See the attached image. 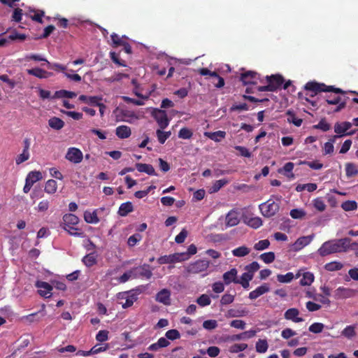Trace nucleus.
Segmentation results:
<instances>
[{"label":"nucleus","instance_id":"nucleus-54","mask_svg":"<svg viewBox=\"0 0 358 358\" xmlns=\"http://www.w3.org/2000/svg\"><path fill=\"white\" fill-rule=\"evenodd\" d=\"M247 348L248 345L245 343L234 344L230 346L229 351L231 353H238L245 350Z\"/></svg>","mask_w":358,"mask_h":358},{"label":"nucleus","instance_id":"nucleus-35","mask_svg":"<svg viewBox=\"0 0 358 358\" xmlns=\"http://www.w3.org/2000/svg\"><path fill=\"white\" fill-rule=\"evenodd\" d=\"M82 262L86 266L91 267L96 264V255L94 252L87 254L83 258Z\"/></svg>","mask_w":358,"mask_h":358},{"label":"nucleus","instance_id":"nucleus-9","mask_svg":"<svg viewBox=\"0 0 358 358\" xmlns=\"http://www.w3.org/2000/svg\"><path fill=\"white\" fill-rule=\"evenodd\" d=\"M152 116L157 122L158 126L161 129H166L169 124V119L168 118L166 112L162 109L155 108L152 112Z\"/></svg>","mask_w":358,"mask_h":358},{"label":"nucleus","instance_id":"nucleus-20","mask_svg":"<svg viewBox=\"0 0 358 358\" xmlns=\"http://www.w3.org/2000/svg\"><path fill=\"white\" fill-rule=\"evenodd\" d=\"M299 311L298 309L292 308L288 309L284 314V317L286 320H292L294 322H301L303 321V319L299 317L298 315Z\"/></svg>","mask_w":358,"mask_h":358},{"label":"nucleus","instance_id":"nucleus-44","mask_svg":"<svg viewBox=\"0 0 358 358\" xmlns=\"http://www.w3.org/2000/svg\"><path fill=\"white\" fill-rule=\"evenodd\" d=\"M341 208L345 211H351L357 210L358 205L355 201H346L341 204Z\"/></svg>","mask_w":358,"mask_h":358},{"label":"nucleus","instance_id":"nucleus-50","mask_svg":"<svg viewBox=\"0 0 358 358\" xmlns=\"http://www.w3.org/2000/svg\"><path fill=\"white\" fill-rule=\"evenodd\" d=\"M142 239V236L140 234H134L131 236L127 240V244L129 247L135 246Z\"/></svg>","mask_w":358,"mask_h":358},{"label":"nucleus","instance_id":"nucleus-23","mask_svg":"<svg viewBox=\"0 0 358 358\" xmlns=\"http://www.w3.org/2000/svg\"><path fill=\"white\" fill-rule=\"evenodd\" d=\"M136 169L138 171L145 173L149 176H157L154 167L151 164L137 163L136 164Z\"/></svg>","mask_w":358,"mask_h":358},{"label":"nucleus","instance_id":"nucleus-30","mask_svg":"<svg viewBox=\"0 0 358 358\" xmlns=\"http://www.w3.org/2000/svg\"><path fill=\"white\" fill-rule=\"evenodd\" d=\"M134 210L133 205L131 202L127 201L121 204L119 208L118 214L120 216H126Z\"/></svg>","mask_w":358,"mask_h":358},{"label":"nucleus","instance_id":"nucleus-32","mask_svg":"<svg viewBox=\"0 0 358 358\" xmlns=\"http://www.w3.org/2000/svg\"><path fill=\"white\" fill-rule=\"evenodd\" d=\"M286 115H287V122L289 123H292L296 127H300L301 125L303 122L302 119L296 117L293 110H288L286 112Z\"/></svg>","mask_w":358,"mask_h":358},{"label":"nucleus","instance_id":"nucleus-42","mask_svg":"<svg viewBox=\"0 0 358 358\" xmlns=\"http://www.w3.org/2000/svg\"><path fill=\"white\" fill-rule=\"evenodd\" d=\"M268 345L266 340L259 339L256 343V346H255L256 351L259 353L266 352L268 350Z\"/></svg>","mask_w":358,"mask_h":358},{"label":"nucleus","instance_id":"nucleus-16","mask_svg":"<svg viewBox=\"0 0 358 358\" xmlns=\"http://www.w3.org/2000/svg\"><path fill=\"white\" fill-rule=\"evenodd\" d=\"M307 296L310 299H313L315 301L320 303L321 304H327L329 305L330 303V301L329 299V296H330L331 292H306Z\"/></svg>","mask_w":358,"mask_h":358},{"label":"nucleus","instance_id":"nucleus-15","mask_svg":"<svg viewBox=\"0 0 358 358\" xmlns=\"http://www.w3.org/2000/svg\"><path fill=\"white\" fill-rule=\"evenodd\" d=\"M65 158L73 164H78L82 162L83 155L80 149L73 147L68 149Z\"/></svg>","mask_w":358,"mask_h":358},{"label":"nucleus","instance_id":"nucleus-26","mask_svg":"<svg viewBox=\"0 0 358 358\" xmlns=\"http://www.w3.org/2000/svg\"><path fill=\"white\" fill-rule=\"evenodd\" d=\"M77 96L76 93L71 91H68L66 90H61L56 91L54 95L51 97L52 99H61V98H68L73 99Z\"/></svg>","mask_w":358,"mask_h":358},{"label":"nucleus","instance_id":"nucleus-56","mask_svg":"<svg viewBox=\"0 0 358 358\" xmlns=\"http://www.w3.org/2000/svg\"><path fill=\"white\" fill-rule=\"evenodd\" d=\"M290 215L294 219H301L306 215V212L302 209L294 208L291 210Z\"/></svg>","mask_w":358,"mask_h":358},{"label":"nucleus","instance_id":"nucleus-48","mask_svg":"<svg viewBox=\"0 0 358 358\" xmlns=\"http://www.w3.org/2000/svg\"><path fill=\"white\" fill-rule=\"evenodd\" d=\"M275 253L273 252H268L262 254L259 258L266 264H271L275 260Z\"/></svg>","mask_w":358,"mask_h":358},{"label":"nucleus","instance_id":"nucleus-62","mask_svg":"<svg viewBox=\"0 0 358 358\" xmlns=\"http://www.w3.org/2000/svg\"><path fill=\"white\" fill-rule=\"evenodd\" d=\"M167 339L174 341L180 337V334L177 329H171L166 331L165 334Z\"/></svg>","mask_w":358,"mask_h":358},{"label":"nucleus","instance_id":"nucleus-5","mask_svg":"<svg viewBox=\"0 0 358 358\" xmlns=\"http://www.w3.org/2000/svg\"><path fill=\"white\" fill-rule=\"evenodd\" d=\"M259 210L263 216L271 217L274 216L280 209V203L270 199L259 206Z\"/></svg>","mask_w":358,"mask_h":358},{"label":"nucleus","instance_id":"nucleus-31","mask_svg":"<svg viewBox=\"0 0 358 358\" xmlns=\"http://www.w3.org/2000/svg\"><path fill=\"white\" fill-rule=\"evenodd\" d=\"M204 135L215 142H220L222 138H225L226 132L224 131L205 132Z\"/></svg>","mask_w":358,"mask_h":358},{"label":"nucleus","instance_id":"nucleus-11","mask_svg":"<svg viewBox=\"0 0 358 358\" xmlns=\"http://www.w3.org/2000/svg\"><path fill=\"white\" fill-rule=\"evenodd\" d=\"M223 282L226 285L231 283L241 285V277L238 276V271L236 268H232L225 272L222 275Z\"/></svg>","mask_w":358,"mask_h":358},{"label":"nucleus","instance_id":"nucleus-1","mask_svg":"<svg viewBox=\"0 0 358 358\" xmlns=\"http://www.w3.org/2000/svg\"><path fill=\"white\" fill-rule=\"evenodd\" d=\"M350 245L357 247L358 243L356 242L351 243L350 238L330 240L324 242L318 249L317 252L320 256L325 257L333 253L346 252Z\"/></svg>","mask_w":358,"mask_h":358},{"label":"nucleus","instance_id":"nucleus-55","mask_svg":"<svg viewBox=\"0 0 358 358\" xmlns=\"http://www.w3.org/2000/svg\"><path fill=\"white\" fill-rule=\"evenodd\" d=\"M270 245V241L268 239L261 240L256 243L254 245V248L256 250H264L268 248Z\"/></svg>","mask_w":358,"mask_h":358},{"label":"nucleus","instance_id":"nucleus-63","mask_svg":"<svg viewBox=\"0 0 358 358\" xmlns=\"http://www.w3.org/2000/svg\"><path fill=\"white\" fill-rule=\"evenodd\" d=\"M27 36L24 34H20L16 31H13L9 36L8 39L10 41L19 40L20 41H24Z\"/></svg>","mask_w":358,"mask_h":358},{"label":"nucleus","instance_id":"nucleus-13","mask_svg":"<svg viewBox=\"0 0 358 358\" xmlns=\"http://www.w3.org/2000/svg\"><path fill=\"white\" fill-rule=\"evenodd\" d=\"M198 72L201 76H210V77L217 80V83L213 81L212 83L217 88H221L224 85V80L223 78L219 76L215 71H210L206 68H201L198 70Z\"/></svg>","mask_w":358,"mask_h":358},{"label":"nucleus","instance_id":"nucleus-57","mask_svg":"<svg viewBox=\"0 0 358 358\" xmlns=\"http://www.w3.org/2000/svg\"><path fill=\"white\" fill-rule=\"evenodd\" d=\"M196 302L201 306H206L209 305L211 301L208 294H202L196 299Z\"/></svg>","mask_w":358,"mask_h":358},{"label":"nucleus","instance_id":"nucleus-33","mask_svg":"<svg viewBox=\"0 0 358 358\" xmlns=\"http://www.w3.org/2000/svg\"><path fill=\"white\" fill-rule=\"evenodd\" d=\"M345 174L348 178H352L358 175V169L357 166L351 162L346 163Z\"/></svg>","mask_w":358,"mask_h":358},{"label":"nucleus","instance_id":"nucleus-12","mask_svg":"<svg viewBox=\"0 0 358 358\" xmlns=\"http://www.w3.org/2000/svg\"><path fill=\"white\" fill-rule=\"evenodd\" d=\"M118 47H122V50L126 54L131 53V47L127 41L125 36L120 37L117 34L113 33V50Z\"/></svg>","mask_w":358,"mask_h":358},{"label":"nucleus","instance_id":"nucleus-46","mask_svg":"<svg viewBox=\"0 0 358 358\" xmlns=\"http://www.w3.org/2000/svg\"><path fill=\"white\" fill-rule=\"evenodd\" d=\"M50 208V201L47 199L41 201L35 210L38 213H45Z\"/></svg>","mask_w":358,"mask_h":358},{"label":"nucleus","instance_id":"nucleus-64","mask_svg":"<svg viewBox=\"0 0 358 358\" xmlns=\"http://www.w3.org/2000/svg\"><path fill=\"white\" fill-rule=\"evenodd\" d=\"M324 327L322 323L315 322L309 327V331L315 334H318L322 331Z\"/></svg>","mask_w":358,"mask_h":358},{"label":"nucleus","instance_id":"nucleus-24","mask_svg":"<svg viewBox=\"0 0 358 358\" xmlns=\"http://www.w3.org/2000/svg\"><path fill=\"white\" fill-rule=\"evenodd\" d=\"M27 72L29 75L34 76L38 78H47L52 75V73L48 72L40 68H34L31 69H27Z\"/></svg>","mask_w":358,"mask_h":358},{"label":"nucleus","instance_id":"nucleus-60","mask_svg":"<svg viewBox=\"0 0 358 358\" xmlns=\"http://www.w3.org/2000/svg\"><path fill=\"white\" fill-rule=\"evenodd\" d=\"M234 148L239 152V155L244 157H250L252 156V153L250 150L243 146L236 145Z\"/></svg>","mask_w":358,"mask_h":358},{"label":"nucleus","instance_id":"nucleus-45","mask_svg":"<svg viewBox=\"0 0 358 358\" xmlns=\"http://www.w3.org/2000/svg\"><path fill=\"white\" fill-rule=\"evenodd\" d=\"M313 206L320 212L325 210L327 206L321 197H317L313 201Z\"/></svg>","mask_w":358,"mask_h":358},{"label":"nucleus","instance_id":"nucleus-7","mask_svg":"<svg viewBox=\"0 0 358 358\" xmlns=\"http://www.w3.org/2000/svg\"><path fill=\"white\" fill-rule=\"evenodd\" d=\"M210 266V262L206 259H199L190 263L186 268L187 272L197 274L206 271Z\"/></svg>","mask_w":358,"mask_h":358},{"label":"nucleus","instance_id":"nucleus-36","mask_svg":"<svg viewBox=\"0 0 358 358\" xmlns=\"http://www.w3.org/2000/svg\"><path fill=\"white\" fill-rule=\"evenodd\" d=\"M256 331L255 330H250L247 331H244L241 334L234 335L231 337L232 341H238L241 339H245V338H250L255 336Z\"/></svg>","mask_w":358,"mask_h":358},{"label":"nucleus","instance_id":"nucleus-38","mask_svg":"<svg viewBox=\"0 0 358 358\" xmlns=\"http://www.w3.org/2000/svg\"><path fill=\"white\" fill-rule=\"evenodd\" d=\"M314 280V275L310 272H304L299 283L303 285H310Z\"/></svg>","mask_w":358,"mask_h":358},{"label":"nucleus","instance_id":"nucleus-10","mask_svg":"<svg viewBox=\"0 0 358 358\" xmlns=\"http://www.w3.org/2000/svg\"><path fill=\"white\" fill-rule=\"evenodd\" d=\"M259 78V74L253 71L242 73L240 76V80L243 85H256Z\"/></svg>","mask_w":358,"mask_h":358},{"label":"nucleus","instance_id":"nucleus-28","mask_svg":"<svg viewBox=\"0 0 358 358\" xmlns=\"http://www.w3.org/2000/svg\"><path fill=\"white\" fill-rule=\"evenodd\" d=\"M42 178V173L39 171H32L27 174L25 180L29 182L31 185H34L35 182L41 180Z\"/></svg>","mask_w":358,"mask_h":358},{"label":"nucleus","instance_id":"nucleus-8","mask_svg":"<svg viewBox=\"0 0 358 358\" xmlns=\"http://www.w3.org/2000/svg\"><path fill=\"white\" fill-rule=\"evenodd\" d=\"M130 292H118L117 294V304L121 305L123 308L130 307L136 301L137 296L135 294H129Z\"/></svg>","mask_w":358,"mask_h":358},{"label":"nucleus","instance_id":"nucleus-52","mask_svg":"<svg viewBox=\"0 0 358 358\" xmlns=\"http://www.w3.org/2000/svg\"><path fill=\"white\" fill-rule=\"evenodd\" d=\"M65 231H68V233L73 236L76 237H83L84 233L81 231L79 229L75 227L74 226H70L64 229Z\"/></svg>","mask_w":358,"mask_h":358},{"label":"nucleus","instance_id":"nucleus-18","mask_svg":"<svg viewBox=\"0 0 358 358\" xmlns=\"http://www.w3.org/2000/svg\"><path fill=\"white\" fill-rule=\"evenodd\" d=\"M266 80L268 85H271L275 88V91L279 89L284 83V78L279 74L267 76Z\"/></svg>","mask_w":358,"mask_h":358},{"label":"nucleus","instance_id":"nucleus-49","mask_svg":"<svg viewBox=\"0 0 358 358\" xmlns=\"http://www.w3.org/2000/svg\"><path fill=\"white\" fill-rule=\"evenodd\" d=\"M30 157L29 151L22 150V152L17 156L15 159L16 164L19 165L27 160H28Z\"/></svg>","mask_w":358,"mask_h":358},{"label":"nucleus","instance_id":"nucleus-6","mask_svg":"<svg viewBox=\"0 0 358 358\" xmlns=\"http://www.w3.org/2000/svg\"><path fill=\"white\" fill-rule=\"evenodd\" d=\"M113 115L117 122H131L133 119L138 118L134 111L127 109L124 106H118L113 110Z\"/></svg>","mask_w":358,"mask_h":358},{"label":"nucleus","instance_id":"nucleus-29","mask_svg":"<svg viewBox=\"0 0 358 358\" xmlns=\"http://www.w3.org/2000/svg\"><path fill=\"white\" fill-rule=\"evenodd\" d=\"M48 125L53 129L60 130L64 127V122L57 117H53L49 119Z\"/></svg>","mask_w":358,"mask_h":358},{"label":"nucleus","instance_id":"nucleus-41","mask_svg":"<svg viewBox=\"0 0 358 358\" xmlns=\"http://www.w3.org/2000/svg\"><path fill=\"white\" fill-rule=\"evenodd\" d=\"M245 223L253 229H258L262 225V220L259 217H250L245 220Z\"/></svg>","mask_w":358,"mask_h":358},{"label":"nucleus","instance_id":"nucleus-59","mask_svg":"<svg viewBox=\"0 0 358 358\" xmlns=\"http://www.w3.org/2000/svg\"><path fill=\"white\" fill-rule=\"evenodd\" d=\"M228 183V180L226 179H221L216 180L212 187V191L213 192H218L223 186Z\"/></svg>","mask_w":358,"mask_h":358},{"label":"nucleus","instance_id":"nucleus-4","mask_svg":"<svg viewBox=\"0 0 358 358\" xmlns=\"http://www.w3.org/2000/svg\"><path fill=\"white\" fill-rule=\"evenodd\" d=\"M102 211H106L105 214H109L110 209L109 207H101L93 212L86 210L84 213L85 222L91 224L99 222L101 220L104 218V215H102Z\"/></svg>","mask_w":358,"mask_h":358},{"label":"nucleus","instance_id":"nucleus-25","mask_svg":"<svg viewBox=\"0 0 358 358\" xmlns=\"http://www.w3.org/2000/svg\"><path fill=\"white\" fill-rule=\"evenodd\" d=\"M115 134L121 139L127 138L131 136V131L129 127L121 125L116 128Z\"/></svg>","mask_w":358,"mask_h":358},{"label":"nucleus","instance_id":"nucleus-21","mask_svg":"<svg viewBox=\"0 0 358 358\" xmlns=\"http://www.w3.org/2000/svg\"><path fill=\"white\" fill-rule=\"evenodd\" d=\"M238 213L234 210H230L226 216V225L234 227L239 223Z\"/></svg>","mask_w":358,"mask_h":358},{"label":"nucleus","instance_id":"nucleus-40","mask_svg":"<svg viewBox=\"0 0 358 358\" xmlns=\"http://www.w3.org/2000/svg\"><path fill=\"white\" fill-rule=\"evenodd\" d=\"M163 129H161L160 128L156 131L157 137L158 139V141L161 144H164L166 141L170 137L171 135V132L170 131H164Z\"/></svg>","mask_w":358,"mask_h":358},{"label":"nucleus","instance_id":"nucleus-53","mask_svg":"<svg viewBox=\"0 0 358 358\" xmlns=\"http://www.w3.org/2000/svg\"><path fill=\"white\" fill-rule=\"evenodd\" d=\"M192 131L186 127L180 129V130L178 132V137L182 139H189L192 138Z\"/></svg>","mask_w":358,"mask_h":358},{"label":"nucleus","instance_id":"nucleus-58","mask_svg":"<svg viewBox=\"0 0 358 358\" xmlns=\"http://www.w3.org/2000/svg\"><path fill=\"white\" fill-rule=\"evenodd\" d=\"M341 334L348 338H352L355 335V327L348 326L343 330Z\"/></svg>","mask_w":358,"mask_h":358},{"label":"nucleus","instance_id":"nucleus-3","mask_svg":"<svg viewBox=\"0 0 358 358\" xmlns=\"http://www.w3.org/2000/svg\"><path fill=\"white\" fill-rule=\"evenodd\" d=\"M260 268L257 262H252L245 266V272L241 276V285L243 289H248L250 282L252 280L255 272Z\"/></svg>","mask_w":358,"mask_h":358},{"label":"nucleus","instance_id":"nucleus-51","mask_svg":"<svg viewBox=\"0 0 358 358\" xmlns=\"http://www.w3.org/2000/svg\"><path fill=\"white\" fill-rule=\"evenodd\" d=\"M294 278V274L292 272L287 273L285 275L278 274L277 275V280L280 282L287 283L292 281Z\"/></svg>","mask_w":358,"mask_h":358},{"label":"nucleus","instance_id":"nucleus-22","mask_svg":"<svg viewBox=\"0 0 358 358\" xmlns=\"http://www.w3.org/2000/svg\"><path fill=\"white\" fill-rule=\"evenodd\" d=\"M313 238V236H307L299 237L294 243L295 250H300L305 246L308 245Z\"/></svg>","mask_w":358,"mask_h":358},{"label":"nucleus","instance_id":"nucleus-43","mask_svg":"<svg viewBox=\"0 0 358 358\" xmlns=\"http://www.w3.org/2000/svg\"><path fill=\"white\" fill-rule=\"evenodd\" d=\"M299 164L302 165H307L310 169L313 170H320L323 167V164L320 163L319 161H313V162H308V161H300L299 162Z\"/></svg>","mask_w":358,"mask_h":358},{"label":"nucleus","instance_id":"nucleus-2","mask_svg":"<svg viewBox=\"0 0 358 358\" xmlns=\"http://www.w3.org/2000/svg\"><path fill=\"white\" fill-rule=\"evenodd\" d=\"M304 90L310 92L309 96L313 97L318 93L324 92H333L336 94H344L345 92L340 88H336L334 86H327L324 83H320L315 80L308 82L303 87Z\"/></svg>","mask_w":358,"mask_h":358},{"label":"nucleus","instance_id":"nucleus-47","mask_svg":"<svg viewBox=\"0 0 358 358\" xmlns=\"http://www.w3.org/2000/svg\"><path fill=\"white\" fill-rule=\"evenodd\" d=\"M343 268V264L341 262H332L325 264L324 268L327 271H339Z\"/></svg>","mask_w":358,"mask_h":358},{"label":"nucleus","instance_id":"nucleus-17","mask_svg":"<svg viewBox=\"0 0 358 358\" xmlns=\"http://www.w3.org/2000/svg\"><path fill=\"white\" fill-rule=\"evenodd\" d=\"M351 127L352 123L350 122H343L341 123L337 122L334 125V131L335 133L339 134L340 136L352 135L355 133V130L347 132V131L350 129Z\"/></svg>","mask_w":358,"mask_h":358},{"label":"nucleus","instance_id":"nucleus-27","mask_svg":"<svg viewBox=\"0 0 358 358\" xmlns=\"http://www.w3.org/2000/svg\"><path fill=\"white\" fill-rule=\"evenodd\" d=\"M294 164L292 162L286 163L282 169L278 170L280 173H282L289 178H294V175L292 173Z\"/></svg>","mask_w":358,"mask_h":358},{"label":"nucleus","instance_id":"nucleus-14","mask_svg":"<svg viewBox=\"0 0 358 358\" xmlns=\"http://www.w3.org/2000/svg\"><path fill=\"white\" fill-rule=\"evenodd\" d=\"M132 272L134 273V278L150 279L152 275L150 266L147 264L132 268Z\"/></svg>","mask_w":358,"mask_h":358},{"label":"nucleus","instance_id":"nucleus-39","mask_svg":"<svg viewBox=\"0 0 358 358\" xmlns=\"http://www.w3.org/2000/svg\"><path fill=\"white\" fill-rule=\"evenodd\" d=\"M57 189V184L55 180H48L45 185L44 190L48 194H54L56 192Z\"/></svg>","mask_w":358,"mask_h":358},{"label":"nucleus","instance_id":"nucleus-61","mask_svg":"<svg viewBox=\"0 0 358 358\" xmlns=\"http://www.w3.org/2000/svg\"><path fill=\"white\" fill-rule=\"evenodd\" d=\"M330 124L324 119H322L317 124L313 126V128L321 129L323 131H327L330 129Z\"/></svg>","mask_w":358,"mask_h":358},{"label":"nucleus","instance_id":"nucleus-19","mask_svg":"<svg viewBox=\"0 0 358 358\" xmlns=\"http://www.w3.org/2000/svg\"><path fill=\"white\" fill-rule=\"evenodd\" d=\"M79 222L78 217L73 214H66L63 216L62 228L66 229L70 226H75Z\"/></svg>","mask_w":358,"mask_h":358},{"label":"nucleus","instance_id":"nucleus-34","mask_svg":"<svg viewBox=\"0 0 358 358\" xmlns=\"http://www.w3.org/2000/svg\"><path fill=\"white\" fill-rule=\"evenodd\" d=\"M156 301L164 304V305H170L171 304V299H170V292H157L155 296Z\"/></svg>","mask_w":358,"mask_h":358},{"label":"nucleus","instance_id":"nucleus-37","mask_svg":"<svg viewBox=\"0 0 358 358\" xmlns=\"http://www.w3.org/2000/svg\"><path fill=\"white\" fill-rule=\"evenodd\" d=\"M250 252V248L243 245L234 249L232 250V254L234 257H243L248 255Z\"/></svg>","mask_w":358,"mask_h":358}]
</instances>
